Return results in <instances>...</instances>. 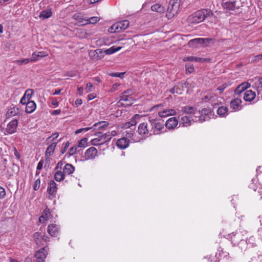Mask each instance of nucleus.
I'll return each mask as SVG.
<instances>
[{"label":"nucleus","mask_w":262,"mask_h":262,"mask_svg":"<svg viewBox=\"0 0 262 262\" xmlns=\"http://www.w3.org/2000/svg\"><path fill=\"white\" fill-rule=\"evenodd\" d=\"M213 15V12L209 9H202L190 15L187 21L189 24H196L203 21L206 18Z\"/></svg>","instance_id":"1"},{"label":"nucleus","mask_w":262,"mask_h":262,"mask_svg":"<svg viewBox=\"0 0 262 262\" xmlns=\"http://www.w3.org/2000/svg\"><path fill=\"white\" fill-rule=\"evenodd\" d=\"M96 137L91 141V144L94 146L100 145L110 141L112 139V136L110 133L103 134L101 132H97L95 134Z\"/></svg>","instance_id":"2"},{"label":"nucleus","mask_w":262,"mask_h":262,"mask_svg":"<svg viewBox=\"0 0 262 262\" xmlns=\"http://www.w3.org/2000/svg\"><path fill=\"white\" fill-rule=\"evenodd\" d=\"M214 40L210 38H196L189 40L188 46L191 48H198L200 46L207 47L210 43H213Z\"/></svg>","instance_id":"3"},{"label":"nucleus","mask_w":262,"mask_h":262,"mask_svg":"<svg viewBox=\"0 0 262 262\" xmlns=\"http://www.w3.org/2000/svg\"><path fill=\"white\" fill-rule=\"evenodd\" d=\"M149 123L150 125V135H159L164 128L163 121L152 119L149 120Z\"/></svg>","instance_id":"4"},{"label":"nucleus","mask_w":262,"mask_h":262,"mask_svg":"<svg viewBox=\"0 0 262 262\" xmlns=\"http://www.w3.org/2000/svg\"><path fill=\"white\" fill-rule=\"evenodd\" d=\"M211 115V111L209 109L203 108L201 111L196 113V114L193 116L195 122H199L202 123L205 121H208L210 119V116Z\"/></svg>","instance_id":"5"},{"label":"nucleus","mask_w":262,"mask_h":262,"mask_svg":"<svg viewBox=\"0 0 262 262\" xmlns=\"http://www.w3.org/2000/svg\"><path fill=\"white\" fill-rule=\"evenodd\" d=\"M129 23L127 20H124L117 22L113 24L109 29L108 32L110 33L119 32L125 30L129 26Z\"/></svg>","instance_id":"6"},{"label":"nucleus","mask_w":262,"mask_h":262,"mask_svg":"<svg viewBox=\"0 0 262 262\" xmlns=\"http://www.w3.org/2000/svg\"><path fill=\"white\" fill-rule=\"evenodd\" d=\"M222 6L225 9L234 10L238 9L242 4L241 0H223Z\"/></svg>","instance_id":"7"},{"label":"nucleus","mask_w":262,"mask_h":262,"mask_svg":"<svg viewBox=\"0 0 262 262\" xmlns=\"http://www.w3.org/2000/svg\"><path fill=\"white\" fill-rule=\"evenodd\" d=\"M18 125V121L17 119H13L8 123L5 130L4 132L5 135H11L16 132Z\"/></svg>","instance_id":"8"},{"label":"nucleus","mask_w":262,"mask_h":262,"mask_svg":"<svg viewBox=\"0 0 262 262\" xmlns=\"http://www.w3.org/2000/svg\"><path fill=\"white\" fill-rule=\"evenodd\" d=\"M48 249L47 247H45L36 252L35 253V257L36 258V262H45V259L48 254Z\"/></svg>","instance_id":"9"},{"label":"nucleus","mask_w":262,"mask_h":262,"mask_svg":"<svg viewBox=\"0 0 262 262\" xmlns=\"http://www.w3.org/2000/svg\"><path fill=\"white\" fill-rule=\"evenodd\" d=\"M84 156L86 160L94 159L98 156V150L94 147H91L86 150Z\"/></svg>","instance_id":"10"},{"label":"nucleus","mask_w":262,"mask_h":262,"mask_svg":"<svg viewBox=\"0 0 262 262\" xmlns=\"http://www.w3.org/2000/svg\"><path fill=\"white\" fill-rule=\"evenodd\" d=\"M150 125L146 122L140 123L138 127V133L141 135H150Z\"/></svg>","instance_id":"11"},{"label":"nucleus","mask_w":262,"mask_h":262,"mask_svg":"<svg viewBox=\"0 0 262 262\" xmlns=\"http://www.w3.org/2000/svg\"><path fill=\"white\" fill-rule=\"evenodd\" d=\"M242 100L238 98H234L231 100L230 103V108L234 112L239 111L242 109V106L241 105Z\"/></svg>","instance_id":"12"},{"label":"nucleus","mask_w":262,"mask_h":262,"mask_svg":"<svg viewBox=\"0 0 262 262\" xmlns=\"http://www.w3.org/2000/svg\"><path fill=\"white\" fill-rule=\"evenodd\" d=\"M192 122H195L194 118L188 116H182L180 118V124H182L184 127H188L190 126Z\"/></svg>","instance_id":"13"},{"label":"nucleus","mask_w":262,"mask_h":262,"mask_svg":"<svg viewBox=\"0 0 262 262\" xmlns=\"http://www.w3.org/2000/svg\"><path fill=\"white\" fill-rule=\"evenodd\" d=\"M60 227L55 224H52L48 226L47 231L52 236H56L59 233Z\"/></svg>","instance_id":"14"},{"label":"nucleus","mask_w":262,"mask_h":262,"mask_svg":"<svg viewBox=\"0 0 262 262\" xmlns=\"http://www.w3.org/2000/svg\"><path fill=\"white\" fill-rule=\"evenodd\" d=\"M129 140L124 137L118 139L116 142L117 146L121 149L126 148L129 146Z\"/></svg>","instance_id":"15"},{"label":"nucleus","mask_w":262,"mask_h":262,"mask_svg":"<svg viewBox=\"0 0 262 262\" xmlns=\"http://www.w3.org/2000/svg\"><path fill=\"white\" fill-rule=\"evenodd\" d=\"M178 120L176 117L168 119L165 122V125L168 129H173L178 124Z\"/></svg>","instance_id":"16"},{"label":"nucleus","mask_w":262,"mask_h":262,"mask_svg":"<svg viewBox=\"0 0 262 262\" xmlns=\"http://www.w3.org/2000/svg\"><path fill=\"white\" fill-rule=\"evenodd\" d=\"M48 54L45 51L34 52L33 53L31 58H30L31 61L35 62L40 60L41 58L46 57Z\"/></svg>","instance_id":"17"},{"label":"nucleus","mask_w":262,"mask_h":262,"mask_svg":"<svg viewBox=\"0 0 262 262\" xmlns=\"http://www.w3.org/2000/svg\"><path fill=\"white\" fill-rule=\"evenodd\" d=\"M57 187L56 183L53 180H50L47 188V191L49 194L55 197L57 192Z\"/></svg>","instance_id":"18"},{"label":"nucleus","mask_w":262,"mask_h":262,"mask_svg":"<svg viewBox=\"0 0 262 262\" xmlns=\"http://www.w3.org/2000/svg\"><path fill=\"white\" fill-rule=\"evenodd\" d=\"M255 97V93L252 90H247L244 93L243 98L246 101H251Z\"/></svg>","instance_id":"19"},{"label":"nucleus","mask_w":262,"mask_h":262,"mask_svg":"<svg viewBox=\"0 0 262 262\" xmlns=\"http://www.w3.org/2000/svg\"><path fill=\"white\" fill-rule=\"evenodd\" d=\"M140 118V116L138 114L135 115L129 121L125 122L123 124V127L129 128L132 126H135L137 124V119Z\"/></svg>","instance_id":"20"},{"label":"nucleus","mask_w":262,"mask_h":262,"mask_svg":"<svg viewBox=\"0 0 262 262\" xmlns=\"http://www.w3.org/2000/svg\"><path fill=\"white\" fill-rule=\"evenodd\" d=\"M177 112L173 109H165L162 111H160L158 114L161 117H166L169 116H173L176 115Z\"/></svg>","instance_id":"21"},{"label":"nucleus","mask_w":262,"mask_h":262,"mask_svg":"<svg viewBox=\"0 0 262 262\" xmlns=\"http://www.w3.org/2000/svg\"><path fill=\"white\" fill-rule=\"evenodd\" d=\"M18 113H19L18 107H15V106L10 107L8 109V110L6 114V116L7 118H11L12 117H13L14 116L18 115Z\"/></svg>","instance_id":"22"},{"label":"nucleus","mask_w":262,"mask_h":262,"mask_svg":"<svg viewBox=\"0 0 262 262\" xmlns=\"http://www.w3.org/2000/svg\"><path fill=\"white\" fill-rule=\"evenodd\" d=\"M124 137H126V139H128L129 141L130 140L133 142L138 141V139L136 138V134L135 131L132 129H129L125 132Z\"/></svg>","instance_id":"23"},{"label":"nucleus","mask_w":262,"mask_h":262,"mask_svg":"<svg viewBox=\"0 0 262 262\" xmlns=\"http://www.w3.org/2000/svg\"><path fill=\"white\" fill-rule=\"evenodd\" d=\"M26 105V112L27 113H32L36 107V103L33 101H28Z\"/></svg>","instance_id":"24"},{"label":"nucleus","mask_w":262,"mask_h":262,"mask_svg":"<svg viewBox=\"0 0 262 262\" xmlns=\"http://www.w3.org/2000/svg\"><path fill=\"white\" fill-rule=\"evenodd\" d=\"M50 215L51 213L50 209L48 208H46L43 211L42 215L39 217V222L40 223H43L45 221L48 220L50 219Z\"/></svg>","instance_id":"25"},{"label":"nucleus","mask_w":262,"mask_h":262,"mask_svg":"<svg viewBox=\"0 0 262 262\" xmlns=\"http://www.w3.org/2000/svg\"><path fill=\"white\" fill-rule=\"evenodd\" d=\"M181 112L186 114H196V108L193 106H185L182 107Z\"/></svg>","instance_id":"26"},{"label":"nucleus","mask_w":262,"mask_h":262,"mask_svg":"<svg viewBox=\"0 0 262 262\" xmlns=\"http://www.w3.org/2000/svg\"><path fill=\"white\" fill-rule=\"evenodd\" d=\"M120 101L128 102L126 103V105H131L133 103L134 99L132 96H129L127 94H125L123 93L120 96Z\"/></svg>","instance_id":"27"},{"label":"nucleus","mask_w":262,"mask_h":262,"mask_svg":"<svg viewBox=\"0 0 262 262\" xmlns=\"http://www.w3.org/2000/svg\"><path fill=\"white\" fill-rule=\"evenodd\" d=\"M56 145H57V143L54 142V143H52L51 145H50L47 147L46 151L45 152L46 157H49L53 154Z\"/></svg>","instance_id":"28"},{"label":"nucleus","mask_w":262,"mask_h":262,"mask_svg":"<svg viewBox=\"0 0 262 262\" xmlns=\"http://www.w3.org/2000/svg\"><path fill=\"white\" fill-rule=\"evenodd\" d=\"M74 170L75 167L70 164H66L63 168V172L64 174H71L74 172Z\"/></svg>","instance_id":"29"},{"label":"nucleus","mask_w":262,"mask_h":262,"mask_svg":"<svg viewBox=\"0 0 262 262\" xmlns=\"http://www.w3.org/2000/svg\"><path fill=\"white\" fill-rule=\"evenodd\" d=\"M151 9L152 11L160 14H163L165 11L164 7L159 4H156L151 6Z\"/></svg>","instance_id":"30"},{"label":"nucleus","mask_w":262,"mask_h":262,"mask_svg":"<svg viewBox=\"0 0 262 262\" xmlns=\"http://www.w3.org/2000/svg\"><path fill=\"white\" fill-rule=\"evenodd\" d=\"M52 15L51 9L45 10L41 11L39 13V17L40 18L47 19L50 17Z\"/></svg>","instance_id":"31"},{"label":"nucleus","mask_w":262,"mask_h":262,"mask_svg":"<svg viewBox=\"0 0 262 262\" xmlns=\"http://www.w3.org/2000/svg\"><path fill=\"white\" fill-rule=\"evenodd\" d=\"M228 108L226 106H220L217 110V114L220 117H225L228 115Z\"/></svg>","instance_id":"32"},{"label":"nucleus","mask_w":262,"mask_h":262,"mask_svg":"<svg viewBox=\"0 0 262 262\" xmlns=\"http://www.w3.org/2000/svg\"><path fill=\"white\" fill-rule=\"evenodd\" d=\"M221 100L222 98L221 97H218L214 94L210 102L211 105H212L213 107L219 105L220 104H222Z\"/></svg>","instance_id":"33"},{"label":"nucleus","mask_w":262,"mask_h":262,"mask_svg":"<svg viewBox=\"0 0 262 262\" xmlns=\"http://www.w3.org/2000/svg\"><path fill=\"white\" fill-rule=\"evenodd\" d=\"M175 10H172L169 8H167L166 16L168 19H170L172 18L177 13L178 10V8H174Z\"/></svg>","instance_id":"34"},{"label":"nucleus","mask_w":262,"mask_h":262,"mask_svg":"<svg viewBox=\"0 0 262 262\" xmlns=\"http://www.w3.org/2000/svg\"><path fill=\"white\" fill-rule=\"evenodd\" d=\"M121 49V47H116L115 46H112L109 49H106L104 50L105 54L106 55H111L118 51H119Z\"/></svg>","instance_id":"35"},{"label":"nucleus","mask_w":262,"mask_h":262,"mask_svg":"<svg viewBox=\"0 0 262 262\" xmlns=\"http://www.w3.org/2000/svg\"><path fill=\"white\" fill-rule=\"evenodd\" d=\"M254 88L257 89L258 95L262 91V77L259 78L255 82Z\"/></svg>","instance_id":"36"},{"label":"nucleus","mask_w":262,"mask_h":262,"mask_svg":"<svg viewBox=\"0 0 262 262\" xmlns=\"http://www.w3.org/2000/svg\"><path fill=\"white\" fill-rule=\"evenodd\" d=\"M64 173L63 171H57L54 174V179L57 181H61L64 179Z\"/></svg>","instance_id":"37"},{"label":"nucleus","mask_w":262,"mask_h":262,"mask_svg":"<svg viewBox=\"0 0 262 262\" xmlns=\"http://www.w3.org/2000/svg\"><path fill=\"white\" fill-rule=\"evenodd\" d=\"M100 18L98 17L93 16L85 20V23L83 25H86L89 24H95L98 22Z\"/></svg>","instance_id":"38"},{"label":"nucleus","mask_w":262,"mask_h":262,"mask_svg":"<svg viewBox=\"0 0 262 262\" xmlns=\"http://www.w3.org/2000/svg\"><path fill=\"white\" fill-rule=\"evenodd\" d=\"M97 54V57H98V60L101 59L103 58L105 54L104 50L99 49L95 50V53Z\"/></svg>","instance_id":"39"},{"label":"nucleus","mask_w":262,"mask_h":262,"mask_svg":"<svg viewBox=\"0 0 262 262\" xmlns=\"http://www.w3.org/2000/svg\"><path fill=\"white\" fill-rule=\"evenodd\" d=\"M108 125V123L106 121H100L94 124V126L97 127L98 129L107 126Z\"/></svg>","instance_id":"40"},{"label":"nucleus","mask_w":262,"mask_h":262,"mask_svg":"<svg viewBox=\"0 0 262 262\" xmlns=\"http://www.w3.org/2000/svg\"><path fill=\"white\" fill-rule=\"evenodd\" d=\"M31 61L30 58L21 59L19 60H16L14 61V63H17L18 65L26 64Z\"/></svg>","instance_id":"41"},{"label":"nucleus","mask_w":262,"mask_h":262,"mask_svg":"<svg viewBox=\"0 0 262 262\" xmlns=\"http://www.w3.org/2000/svg\"><path fill=\"white\" fill-rule=\"evenodd\" d=\"M88 138H84L80 140L77 145L78 147H84L86 146Z\"/></svg>","instance_id":"42"},{"label":"nucleus","mask_w":262,"mask_h":262,"mask_svg":"<svg viewBox=\"0 0 262 262\" xmlns=\"http://www.w3.org/2000/svg\"><path fill=\"white\" fill-rule=\"evenodd\" d=\"M33 93L34 91L32 89H28L26 91L24 96L27 98L28 101H30L29 100L31 99Z\"/></svg>","instance_id":"43"},{"label":"nucleus","mask_w":262,"mask_h":262,"mask_svg":"<svg viewBox=\"0 0 262 262\" xmlns=\"http://www.w3.org/2000/svg\"><path fill=\"white\" fill-rule=\"evenodd\" d=\"M40 236V234L38 232H35L33 235V238H34V241L35 242L36 244L39 246H40V241H39Z\"/></svg>","instance_id":"44"},{"label":"nucleus","mask_w":262,"mask_h":262,"mask_svg":"<svg viewBox=\"0 0 262 262\" xmlns=\"http://www.w3.org/2000/svg\"><path fill=\"white\" fill-rule=\"evenodd\" d=\"M170 93L172 94L177 93V94H181V89L179 88L178 85H176L174 86L172 89L170 90Z\"/></svg>","instance_id":"45"},{"label":"nucleus","mask_w":262,"mask_h":262,"mask_svg":"<svg viewBox=\"0 0 262 262\" xmlns=\"http://www.w3.org/2000/svg\"><path fill=\"white\" fill-rule=\"evenodd\" d=\"M40 185V180L39 178H38L35 180L34 184L33 185L34 190H35V191L37 190L39 188Z\"/></svg>","instance_id":"46"},{"label":"nucleus","mask_w":262,"mask_h":262,"mask_svg":"<svg viewBox=\"0 0 262 262\" xmlns=\"http://www.w3.org/2000/svg\"><path fill=\"white\" fill-rule=\"evenodd\" d=\"M214 94L212 93L207 94L206 95L204 96V97L203 98V100L205 101H210L211 102Z\"/></svg>","instance_id":"47"},{"label":"nucleus","mask_w":262,"mask_h":262,"mask_svg":"<svg viewBox=\"0 0 262 262\" xmlns=\"http://www.w3.org/2000/svg\"><path fill=\"white\" fill-rule=\"evenodd\" d=\"M74 18L75 19H76L78 21L79 23H85V20L86 19H83L80 16L79 14H75L74 15Z\"/></svg>","instance_id":"48"},{"label":"nucleus","mask_w":262,"mask_h":262,"mask_svg":"<svg viewBox=\"0 0 262 262\" xmlns=\"http://www.w3.org/2000/svg\"><path fill=\"white\" fill-rule=\"evenodd\" d=\"M185 68H186V71L187 73H191L194 71V68H193L192 65L187 64V65H186Z\"/></svg>","instance_id":"49"},{"label":"nucleus","mask_w":262,"mask_h":262,"mask_svg":"<svg viewBox=\"0 0 262 262\" xmlns=\"http://www.w3.org/2000/svg\"><path fill=\"white\" fill-rule=\"evenodd\" d=\"M125 73H113L110 74L112 77L122 78Z\"/></svg>","instance_id":"50"},{"label":"nucleus","mask_w":262,"mask_h":262,"mask_svg":"<svg viewBox=\"0 0 262 262\" xmlns=\"http://www.w3.org/2000/svg\"><path fill=\"white\" fill-rule=\"evenodd\" d=\"M243 92H244L243 88L241 87L239 85L234 90V93L236 95H240Z\"/></svg>","instance_id":"51"},{"label":"nucleus","mask_w":262,"mask_h":262,"mask_svg":"<svg viewBox=\"0 0 262 262\" xmlns=\"http://www.w3.org/2000/svg\"><path fill=\"white\" fill-rule=\"evenodd\" d=\"M95 53V50L93 51H91L90 53V55L91 57V58L95 61L98 60V57H97V54Z\"/></svg>","instance_id":"52"},{"label":"nucleus","mask_w":262,"mask_h":262,"mask_svg":"<svg viewBox=\"0 0 262 262\" xmlns=\"http://www.w3.org/2000/svg\"><path fill=\"white\" fill-rule=\"evenodd\" d=\"M209 60V59H207V58L196 57H194V61H196V62H204L207 61Z\"/></svg>","instance_id":"53"},{"label":"nucleus","mask_w":262,"mask_h":262,"mask_svg":"<svg viewBox=\"0 0 262 262\" xmlns=\"http://www.w3.org/2000/svg\"><path fill=\"white\" fill-rule=\"evenodd\" d=\"M6 196V191H5V189L0 186V199H4Z\"/></svg>","instance_id":"54"},{"label":"nucleus","mask_w":262,"mask_h":262,"mask_svg":"<svg viewBox=\"0 0 262 262\" xmlns=\"http://www.w3.org/2000/svg\"><path fill=\"white\" fill-rule=\"evenodd\" d=\"M93 84L92 83L89 82L86 84V86L85 88V91L86 93H89L92 91L93 89Z\"/></svg>","instance_id":"55"},{"label":"nucleus","mask_w":262,"mask_h":262,"mask_svg":"<svg viewBox=\"0 0 262 262\" xmlns=\"http://www.w3.org/2000/svg\"><path fill=\"white\" fill-rule=\"evenodd\" d=\"M180 0H170L169 3L173 5H176V8H179Z\"/></svg>","instance_id":"56"},{"label":"nucleus","mask_w":262,"mask_h":262,"mask_svg":"<svg viewBox=\"0 0 262 262\" xmlns=\"http://www.w3.org/2000/svg\"><path fill=\"white\" fill-rule=\"evenodd\" d=\"M239 86L243 88L244 91H245L246 89L250 87V84L248 82H243L241 83Z\"/></svg>","instance_id":"57"},{"label":"nucleus","mask_w":262,"mask_h":262,"mask_svg":"<svg viewBox=\"0 0 262 262\" xmlns=\"http://www.w3.org/2000/svg\"><path fill=\"white\" fill-rule=\"evenodd\" d=\"M227 87V84L226 83H224L222 85L219 86L216 89V90L219 91L220 93H222Z\"/></svg>","instance_id":"58"},{"label":"nucleus","mask_w":262,"mask_h":262,"mask_svg":"<svg viewBox=\"0 0 262 262\" xmlns=\"http://www.w3.org/2000/svg\"><path fill=\"white\" fill-rule=\"evenodd\" d=\"M77 148L78 147L77 146V145L71 147L69 150L70 155L72 156L75 154L77 151Z\"/></svg>","instance_id":"59"},{"label":"nucleus","mask_w":262,"mask_h":262,"mask_svg":"<svg viewBox=\"0 0 262 262\" xmlns=\"http://www.w3.org/2000/svg\"><path fill=\"white\" fill-rule=\"evenodd\" d=\"M91 128H90V127H85V128H80V129L76 130L75 132V134L76 135H77V134L81 133L83 131L87 132V131L89 130Z\"/></svg>","instance_id":"60"},{"label":"nucleus","mask_w":262,"mask_h":262,"mask_svg":"<svg viewBox=\"0 0 262 262\" xmlns=\"http://www.w3.org/2000/svg\"><path fill=\"white\" fill-rule=\"evenodd\" d=\"M262 59V54L254 56L253 57V61L254 62H257L260 60Z\"/></svg>","instance_id":"61"},{"label":"nucleus","mask_w":262,"mask_h":262,"mask_svg":"<svg viewBox=\"0 0 262 262\" xmlns=\"http://www.w3.org/2000/svg\"><path fill=\"white\" fill-rule=\"evenodd\" d=\"M194 57H193V56L186 57H184L183 60L184 61H193Z\"/></svg>","instance_id":"62"},{"label":"nucleus","mask_w":262,"mask_h":262,"mask_svg":"<svg viewBox=\"0 0 262 262\" xmlns=\"http://www.w3.org/2000/svg\"><path fill=\"white\" fill-rule=\"evenodd\" d=\"M28 102L27 98L24 95L23 97L21 98L20 102L22 104H27Z\"/></svg>","instance_id":"63"},{"label":"nucleus","mask_w":262,"mask_h":262,"mask_svg":"<svg viewBox=\"0 0 262 262\" xmlns=\"http://www.w3.org/2000/svg\"><path fill=\"white\" fill-rule=\"evenodd\" d=\"M43 164V161L42 160H40L37 166V170H40L42 169Z\"/></svg>","instance_id":"64"}]
</instances>
